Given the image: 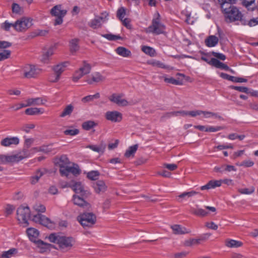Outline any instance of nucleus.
I'll return each instance as SVG.
<instances>
[{"instance_id": "b1692460", "label": "nucleus", "mask_w": 258, "mask_h": 258, "mask_svg": "<svg viewBox=\"0 0 258 258\" xmlns=\"http://www.w3.org/2000/svg\"><path fill=\"white\" fill-rule=\"evenodd\" d=\"M105 77L98 72H95L91 74L90 78L86 80V82L89 84H92L94 83H99L105 80Z\"/></svg>"}, {"instance_id": "7ed1b4c3", "label": "nucleus", "mask_w": 258, "mask_h": 258, "mask_svg": "<svg viewBox=\"0 0 258 258\" xmlns=\"http://www.w3.org/2000/svg\"><path fill=\"white\" fill-rule=\"evenodd\" d=\"M171 114L174 116H186L189 115L191 117H196L197 116H201L204 118H216L217 117V114L210 111H205L201 110H194L189 111H179L176 112H171Z\"/></svg>"}, {"instance_id": "680f3d73", "label": "nucleus", "mask_w": 258, "mask_h": 258, "mask_svg": "<svg viewBox=\"0 0 258 258\" xmlns=\"http://www.w3.org/2000/svg\"><path fill=\"white\" fill-rule=\"evenodd\" d=\"M42 173L40 171H38L36 175L34 176H32L31 178V183L33 184L37 183L39 179V178L42 176Z\"/></svg>"}, {"instance_id": "cd10ccee", "label": "nucleus", "mask_w": 258, "mask_h": 258, "mask_svg": "<svg viewBox=\"0 0 258 258\" xmlns=\"http://www.w3.org/2000/svg\"><path fill=\"white\" fill-rule=\"evenodd\" d=\"M64 172L62 176L68 177L70 173L74 175H79L80 173V170L77 165L69 166Z\"/></svg>"}, {"instance_id": "9b49d317", "label": "nucleus", "mask_w": 258, "mask_h": 258, "mask_svg": "<svg viewBox=\"0 0 258 258\" xmlns=\"http://www.w3.org/2000/svg\"><path fill=\"white\" fill-rule=\"evenodd\" d=\"M51 14L56 17L55 20L54 25H60L62 22V18L65 16L67 11L61 9L60 5L54 6L50 11Z\"/></svg>"}, {"instance_id": "58836bf2", "label": "nucleus", "mask_w": 258, "mask_h": 258, "mask_svg": "<svg viewBox=\"0 0 258 258\" xmlns=\"http://www.w3.org/2000/svg\"><path fill=\"white\" fill-rule=\"evenodd\" d=\"M138 148L137 145H135L130 147L126 151L124 156L126 158L132 157L134 156L135 153L136 152Z\"/></svg>"}, {"instance_id": "f03ea898", "label": "nucleus", "mask_w": 258, "mask_h": 258, "mask_svg": "<svg viewBox=\"0 0 258 258\" xmlns=\"http://www.w3.org/2000/svg\"><path fill=\"white\" fill-rule=\"evenodd\" d=\"M50 242L56 244L58 249L66 252L70 250L74 245L75 240L74 238L65 236L56 233H52L48 236Z\"/></svg>"}, {"instance_id": "4be33fe9", "label": "nucleus", "mask_w": 258, "mask_h": 258, "mask_svg": "<svg viewBox=\"0 0 258 258\" xmlns=\"http://www.w3.org/2000/svg\"><path fill=\"white\" fill-rule=\"evenodd\" d=\"M27 235L30 241L34 243L39 239L38 238L39 236V231L35 228L30 227L27 229Z\"/></svg>"}, {"instance_id": "6ab92c4d", "label": "nucleus", "mask_w": 258, "mask_h": 258, "mask_svg": "<svg viewBox=\"0 0 258 258\" xmlns=\"http://www.w3.org/2000/svg\"><path fill=\"white\" fill-rule=\"evenodd\" d=\"M69 62L65 61L57 64L53 68V70L55 73V79L51 80L52 81H57L60 78L61 73L64 72L69 66Z\"/></svg>"}, {"instance_id": "79ce46f5", "label": "nucleus", "mask_w": 258, "mask_h": 258, "mask_svg": "<svg viewBox=\"0 0 258 258\" xmlns=\"http://www.w3.org/2000/svg\"><path fill=\"white\" fill-rule=\"evenodd\" d=\"M74 109V106L72 104L67 105L63 109L61 113L60 114V116L64 117L66 116L70 115L72 113Z\"/></svg>"}, {"instance_id": "a878e982", "label": "nucleus", "mask_w": 258, "mask_h": 258, "mask_svg": "<svg viewBox=\"0 0 258 258\" xmlns=\"http://www.w3.org/2000/svg\"><path fill=\"white\" fill-rule=\"evenodd\" d=\"M222 185V181L220 180H211L209 181L206 185L200 187L202 190H209L214 189L217 187H220Z\"/></svg>"}, {"instance_id": "69168bd1", "label": "nucleus", "mask_w": 258, "mask_h": 258, "mask_svg": "<svg viewBox=\"0 0 258 258\" xmlns=\"http://www.w3.org/2000/svg\"><path fill=\"white\" fill-rule=\"evenodd\" d=\"M163 167L170 171H174L177 168V165L175 164L164 163Z\"/></svg>"}, {"instance_id": "5701e85b", "label": "nucleus", "mask_w": 258, "mask_h": 258, "mask_svg": "<svg viewBox=\"0 0 258 258\" xmlns=\"http://www.w3.org/2000/svg\"><path fill=\"white\" fill-rule=\"evenodd\" d=\"M38 250L40 253H47L50 251L51 245L43 242L41 240H38L35 243Z\"/></svg>"}, {"instance_id": "864d4df0", "label": "nucleus", "mask_w": 258, "mask_h": 258, "mask_svg": "<svg viewBox=\"0 0 258 258\" xmlns=\"http://www.w3.org/2000/svg\"><path fill=\"white\" fill-rule=\"evenodd\" d=\"M16 252L17 250L16 249H10L8 251H4L2 255V257L4 258H9L16 253Z\"/></svg>"}, {"instance_id": "20e7f679", "label": "nucleus", "mask_w": 258, "mask_h": 258, "mask_svg": "<svg viewBox=\"0 0 258 258\" xmlns=\"http://www.w3.org/2000/svg\"><path fill=\"white\" fill-rule=\"evenodd\" d=\"M24 150L22 152L17 154L0 155V164H6L19 162L25 158H28L29 155Z\"/></svg>"}, {"instance_id": "e2e57ef3", "label": "nucleus", "mask_w": 258, "mask_h": 258, "mask_svg": "<svg viewBox=\"0 0 258 258\" xmlns=\"http://www.w3.org/2000/svg\"><path fill=\"white\" fill-rule=\"evenodd\" d=\"M222 168H223L224 171L231 172L236 171V168L234 166L231 165L223 164L222 165Z\"/></svg>"}, {"instance_id": "a19ab883", "label": "nucleus", "mask_w": 258, "mask_h": 258, "mask_svg": "<svg viewBox=\"0 0 258 258\" xmlns=\"http://www.w3.org/2000/svg\"><path fill=\"white\" fill-rule=\"evenodd\" d=\"M142 50L146 54L150 55V56H155L156 55L155 50L150 46H143L142 47Z\"/></svg>"}, {"instance_id": "ea45409f", "label": "nucleus", "mask_w": 258, "mask_h": 258, "mask_svg": "<svg viewBox=\"0 0 258 258\" xmlns=\"http://www.w3.org/2000/svg\"><path fill=\"white\" fill-rule=\"evenodd\" d=\"M162 78L164 81L167 83L174 85H181L182 83V81L181 80H176L172 77H168L167 76H163Z\"/></svg>"}, {"instance_id": "603ef678", "label": "nucleus", "mask_w": 258, "mask_h": 258, "mask_svg": "<svg viewBox=\"0 0 258 258\" xmlns=\"http://www.w3.org/2000/svg\"><path fill=\"white\" fill-rule=\"evenodd\" d=\"M102 24L101 22H100L96 17L92 20L89 24L90 26L93 29H97L100 27Z\"/></svg>"}, {"instance_id": "1a4fd4ad", "label": "nucleus", "mask_w": 258, "mask_h": 258, "mask_svg": "<svg viewBox=\"0 0 258 258\" xmlns=\"http://www.w3.org/2000/svg\"><path fill=\"white\" fill-rule=\"evenodd\" d=\"M31 219L33 222L41 224L49 229H53L55 227V223L53 221L41 214L38 213L33 215Z\"/></svg>"}, {"instance_id": "5fc2aeb1", "label": "nucleus", "mask_w": 258, "mask_h": 258, "mask_svg": "<svg viewBox=\"0 0 258 258\" xmlns=\"http://www.w3.org/2000/svg\"><path fill=\"white\" fill-rule=\"evenodd\" d=\"M99 176V173L96 170H93L87 173V177L91 180H96Z\"/></svg>"}, {"instance_id": "ddd939ff", "label": "nucleus", "mask_w": 258, "mask_h": 258, "mask_svg": "<svg viewBox=\"0 0 258 258\" xmlns=\"http://www.w3.org/2000/svg\"><path fill=\"white\" fill-rule=\"evenodd\" d=\"M88 197L82 196L80 195H74L72 197V201L74 205L83 208L89 209L91 207L90 203L86 200Z\"/></svg>"}, {"instance_id": "2eb2a0df", "label": "nucleus", "mask_w": 258, "mask_h": 258, "mask_svg": "<svg viewBox=\"0 0 258 258\" xmlns=\"http://www.w3.org/2000/svg\"><path fill=\"white\" fill-rule=\"evenodd\" d=\"M109 100L119 106H126L131 103L122 94H113L109 97Z\"/></svg>"}, {"instance_id": "37998d69", "label": "nucleus", "mask_w": 258, "mask_h": 258, "mask_svg": "<svg viewBox=\"0 0 258 258\" xmlns=\"http://www.w3.org/2000/svg\"><path fill=\"white\" fill-rule=\"evenodd\" d=\"M191 212L197 216L202 217L206 216L209 214V212L200 208H197L196 209L192 208L191 209Z\"/></svg>"}, {"instance_id": "39448f33", "label": "nucleus", "mask_w": 258, "mask_h": 258, "mask_svg": "<svg viewBox=\"0 0 258 258\" xmlns=\"http://www.w3.org/2000/svg\"><path fill=\"white\" fill-rule=\"evenodd\" d=\"M160 15L157 12L155 14L152 25L146 29L147 33L160 34L164 33L165 27L160 22Z\"/></svg>"}, {"instance_id": "8fccbe9b", "label": "nucleus", "mask_w": 258, "mask_h": 258, "mask_svg": "<svg viewBox=\"0 0 258 258\" xmlns=\"http://www.w3.org/2000/svg\"><path fill=\"white\" fill-rule=\"evenodd\" d=\"M236 165L239 166L243 167L245 168L252 167L254 165V162L251 160H244L240 163H236Z\"/></svg>"}, {"instance_id": "c85d7f7f", "label": "nucleus", "mask_w": 258, "mask_h": 258, "mask_svg": "<svg viewBox=\"0 0 258 258\" xmlns=\"http://www.w3.org/2000/svg\"><path fill=\"white\" fill-rule=\"evenodd\" d=\"M219 42V38L215 35L208 36L205 41L206 45L209 47H215Z\"/></svg>"}, {"instance_id": "f3484780", "label": "nucleus", "mask_w": 258, "mask_h": 258, "mask_svg": "<svg viewBox=\"0 0 258 258\" xmlns=\"http://www.w3.org/2000/svg\"><path fill=\"white\" fill-rule=\"evenodd\" d=\"M69 159L66 156H62L55 159L54 163L59 168V172L61 175L65 173L64 171H66V169L69 166Z\"/></svg>"}, {"instance_id": "f257e3e1", "label": "nucleus", "mask_w": 258, "mask_h": 258, "mask_svg": "<svg viewBox=\"0 0 258 258\" xmlns=\"http://www.w3.org/2000/svg\"><path fill=\"white\" fill-rule=\"evenodd\" d=\"M221 9L225 14L227 22H232L236 21H242V14L239 10L231 4L232 0H218Z\"/></svg>"}, {"instance_id": "774afa93", "label": "nucleus", "mask_w": 258, "mask_h": 258, "mask_svg": "<svg viewBox=\"0 0 258 258\" xmlns=\"http://www.w3.org/2000/svg\"><path fill=\"white\" fill-rule=\"evenodd\" d=\"M1 27L6 31H9L11 27L14 28V23H11L8 21H6L2 24Z\"/></svg>"}, {"instance_id": "aec40b11", "label": "nucleus", "mask_w": 258, "mask_h": 258, "mask_svg": "<svg viewBox=\"0 0 258 258\" xmlns=\"http://www.w3.org/2000/svg\"><path fill=\"white\" fill-rule=\"evenodd\" d=\"M26 154L29 155V157L32 156L35 153L41 152L43 153H48L51 151V149L49 146H42L33 148L29 150H25Z\"/></svg>"}, {"instance_id": "e433bc0d", "label": "nucleus", "mask_w": 258, "mask_h": 258, "mask_svg": "<svg viewBox=\"0 0 258 258\" xmlns=\"http://www.w3.org/2000/svg\"><path fill=\"white\" fill-rule=\"evenodd\" d=\"M171 228L176 234H182L188 232V231L184 227H181L179 225H174L171 226Z\"/></svg>"}, {"instance_id": "bf43d9fd", "label": "nucleus", "mask_w": 258, "mask_h": 258, "mask_svg": "<svg viewBox=\"0 0 258 258\" xmlns=\"http://www.w3.org/2000/svg\"><path fill=\"white\" fill-rule=\"evenodd\" d=\"M238 191L242 194L245 195H250L252 194L254 191V188L253 187H251L250 188H244L239 189Z\"/></svg>"}, {"instance_id": "4c0bfd02", "label": "nucleus", "mask_w": 258, "mask_h": 258, "mask_svg": "<svg viewBox=\"0 0 258 258\" xmlns=\"http://www.w3.org/2000/svg\"><path fill=\"white\" fill-rule=\"evenodd\" d=\"M198 194V192L194 190H191L187 192H184L178 196V200L179 202H181L182 200L189 198L195 196Z\"/></svg>"}, {"instance_id": "13d9d810", "label": "nucleus", "mask_w": 258, "mask_h": 258, "mask_svg": "<svg viewBox=\"0 0 258 258\" xmlns=\"http://www.w3.org/2000/svg\"><path fill=\"white\" fill-rule=\"evenodd\" d=\"M79 131L77 128H69L64 131L66 135L75 136L79 134Z\"/></svg>"}, {"instance_id": "09e8293b", "label": "nucleus", "mask_w": 258, "mask_h": 258, "mask_svg": "<svg viewBox=\"0 0 258 258\" xmlns=\"http://www.w3.org/2000/svg\"><path fill=\"white\" fill-rule=\"evenodd\" d=\"M100 97V94L99 93H97L94 95H88L83 97L82 99V101L83 103H87L90 101H93L94 99H98Z\"/></svg>"}, {"instance_id": "412c9836", "label": "nucleus", "mask_w": 258, "mask_h": 258, "mask_svg": "<svg viewBox=\"0 0 258 258\" xmlns=\"http://www.w3.org/2000/svg\"><path fill=\"white\" fill-rule=\"evenodd\" d=\"M20 140L17 137H8L1 141V144L4 147H10L12 145H17L19 144Z\"/></svg>"}, {"instance_id": "9d476101", "label": "nucleus", "mask_w": 258, "mask_h": 258, "mask_svg": "<svg viewBox=\"0 0 258 258\" xmlns=\"http://www.w3.org/2000/svg\"><path fill=\"white\" fill-rule=\"evenodd\" d=\"M77 220L83 227H90L96 222V217L92 213H85L80 215Z\"/></svg>"}, {"instance_id": "423d86ee", "label": "nucleus", "mask_w": 258, "mask_h": 258, "mask_svg": "<svg viewBox=\"0 0 258 258\" xmlns=\"http://www.w3.org/2000/svg\"><path fill=\"white\" fill-rule=\"evenodd\" d=\"M30 216V210L28 207L20 206L17 210V219L20 224L23 227L28 225Z\"/></svg>"}, {"instance_id": "338daca9", "label": "nucleus", "mask_w": 258, "mask_h": 258, "mask_svg": "<svg viewBox=\"0 0 258 258\" xmlns=\"http://www.w3.org/2000/svg\"><path fill=\"white\" fill-rule=\"evenodd\" d=\"M200 241V239H190L185 242V245L187 246H190L192 245L197 244Z\"/></svg>"}, {"instance_id": "473e14b6", "label": "nucleus", "mask_w": 258, "mask_h": 258, "mask_svg": "<svg viewBox=\"0 0 258 258\" xmlns=\"http://www.w3.org/2000/svg\"><path fill=\"white\" fill-rule=\"evenodd\" d=\"M44 112V109L42 108H29L26 109V114L30 115L41 114Z\"/></svg>"}, {"instance_id": "2f4dec72", "label": "nucleus", "mask_w": 258, "mask_h": 258, "mask_svg": "<svg viewBox=\"0 0 258 258\" xmlns=\"http://www.w3.org/2000/svg\"><path fill=\"white\" fill-rule=\"evenodd\" d=\"M242 243L240 241L227 239L225 241V245L230 248H237L242 246Z\"/></svg>"}, {"instance_id": "6e6d98bb", "label": "nucleus", "mask_w": 258, "mask_h": 258, "mask_svg": "<svg viewBox=\"0 0 258 258\" xmlns=\"http://www.w3.org/2000/svg\"><path fill=\"white\" fill-rule=\"evenodd\" d=\"M242 23L243 25H248L250 27L255 26L258 24V17L251 19L247 22L242 20Z\"/></svg>"}, {"instance_id": "dca6fc26", "label": "nucleus", "mask_w": 258, "mask_h": 258, "mask_svg": "<svg viewBox=\"0 0 258 258\" xmlns=\"http://www.w3.org/2000/svg\"><path fill=\"white\" fill-rule=\"evenodd\" d=\"M70 186L75 192V195H80L85 197H88L90 195L86 187L81 182H75Z\"/></svg>"}, {"instance_id": "f704fd0d", "label": "nucleus", "mask_w": 258, "mask_h": 258, "mask_svg": "<svg viewBox=\"0 0 258 258\" xmlns=\"http://www.w3.org/2000/svg\"><path fill=\"white\" fill-rule=\"evenodd\" d=\"M148 64L151 65L153 67H158L162 69H169L170 67L169 66L165 65L163 62L156 60L152 59L148 62Z\"/></svg>"}, {"instance_id": "393cba45", "label": "nucleus", "mask_w": 258, "mask_h": 258, "mask_svg": "<svg viewBox=\"0 0 258 258\" xmlns=\"http://www.w3.org/2000/svg\"><path fill=\"white\" fill-rule=\"evenodd\" d=\"M46 102V99L39 97L28 98L25 100L27 106L44 105Z\"/></svg>"}, {"instance_id": "4468645a", "label": "nucleus", "mask_w": 258, "mask_h": 258, "mask_svg": "<svg viewBox=\"0 0 258 258\" xmlns=\"http://www.w3.org/2000/svg\"><path fill=\"white\" fill-rule=\"evenodd\" d=\"M91 66L88 63H85L83 67L77 70L72 77V80L74 82H77L84 75L90 73Z\"/></svg>"}, {"instance_id": "a18cd8bd", "label": "nucleus", "mask_w": 258, "mask_h": 258, "mask_svg": "<svg viewBox=\"0 0 258 258\" xmlns=\"http://www.w3.org/2000/svg\"><path fill=\"white\" fill-rule=\"evenodd\" d=\"M33 209L38 213H44L46 211L45 206L41 203H37L33 205Z\"/></svg>"}, {"instance_id": "c03bdc74", "label": "nucleus", "mask_w": 258, "mask_h": 258, "mask_svg": "<svg viewBox=\"0 0 258 258\" xmlns=\"http://www.w3.org/2000/svg\"><path fill=\"white\" fill-rule=\"evenodd\" d=\"M70 48L72 52H75L79 49L78 39H73L70 41Z\"/></svg>"}, {"instance_id": "7c9ffc66", "label": "nucleus", "mask_w": 258, "mask_h": 258, "mask_svg": "<svg viewBox=\"0 0 258 258\" xmlns=\"http://www.w3.org/2000/svg\"><path fill=\"white\" fill-rule=\"evenodd\" d=\"M210 64L212 65L216 68H220L225 70H228L229 67L224 63L220 62L216 58H212L210 59Z\"/></svg>"}, {"instance_id": "6e6552de", "label": "nucleus", "mask_w": 258, "mask_h": 258, "mask_svg": "<svg viewBox=\"0 0 258 258\" xmlns=\"http://www.w3.org/2000/svg\"><path fill=\"white\" fill-rule=\"evenodd\" d=\"M57 46L58 44L57 43H54L44 47L40 56V61L43 63H48L50 60L51 57L55 53L57 48Z\"/></svg>"}, {"instance_id": "72a5a7b5", "label": "nucleus", "mask_w": 258, "mask_h": 258, "mask_svg": "<svg viewBox=\"0 0 258 258\" xmlns=\"http://www.w3.org/2000/svg\"><path fill=\"white\" fill-rule=\"evenodd\" d=\"M11 8L12 13L15 15H21L24 13L23 8L18 3H13Z\"/></svg>"}, {"instance_id": "3c124183", "label": "nucleus", "mask_w": 258, "mask_h": 258, "mask_svg": "<svg viewBox=\"0 0 258 258\" xmlns=\"http://www.w3.org/2000/svg\"><path fill=\"white\" fill-rule=\"evenodd\" d=\"M126 9L121 7L119 8L117 11V17L120 20H123V19L124 18L125 16L126 15Z\"/></svg>"}, {"instance_id": "0e129e2a", "label": "nucleus", "mask_w": 258, "mask_h": 258, "mask_svg": "<svg viewBox=\"0 0 258 258\" xmlns=\"http://www.w3.org/2000/svg\"><path fill=\"white\" fill-rule=\"evenodd\" d=\"M15 210V207L11 205H7L5 208V213L7 216L12 214Z\"/></svg>"}, {"instance_id": "c9c22d12", "label": "nucleus", "mask_w": 258, "mask_h": 258, "mask_svg": "<svg viewBox=\"0 0 258 258\" xmlns=\"http://www.w3.org/2000/svg\"><path fill=\"white\" fill-rule=\"evenodd\" d=\"M85 148H89L91 150L98 153L103 154L105 151V146L104 145H90L87 146Z\"/></svg>"}, {"instance_id": "052dcab7", "label": "nucleus", "mask_w": 258, "mask_h": 258, "mask_svg": "<svg viewBox=\"0 0 258 258\" xmlns=\"http://www.w3.org/2000/svg\"><path fill=\"white\" fill-rule=\"evenodd\" d=\"M34 127L35 125L33 124H26L22 125L21 127V130L27 133H29Z\"/></svg>"}, {"instance_id": "4d7b16f0", "label": "nucleus", "mask_w": 258, "mask_h": 258, "mask_svg": "<svg viewBox=\"0 0 258 258\" xmlns=\"http://www.w3.org/2000/svg\"><path fill=\"white\" fill-rule=\"evenodd\" d=\"M102 36L109 40H115L121 39V37L119 35H113L110 33L102 35Z\"/></svg>"}, {"instance_id": "0eeeda50", "label": "nucleus", "mask_w": 258, "mask_h": 258, "mask_svg": "<svg viewBox=\"0 0 258 258\" xmlns=\"http://www.w3.org/2000/svg\"><path fill=\"white\" fill-rule=\"evenodd\" d=\"M33 25V19L22 17L14 23V29L17 32H25Z\"/></svg>"}, {"instance_id": "49530a36", "label": "nucleus", "mask_w": 258, "mask_h": 258, "mask_svg": "<svg viewBox=\"0 0 258 258\" xmlns=\"http://www.w3.org/2000/svg\"><path fill=\"white\" fill-rule=\"evenodd\" d=\"M11 54V51L7 49L0 50V61H3L9 58Z\"/></svg>"}, {"instance_id": "bb28decb", "label": "nucleus", "mask_w": 258, "mask_h": 258, "mask_svg": "<svg viewBox=\"0 0 258 258\" xmlns=\"http://www.w3.org/2000/svg\"><path fill=\"white\" fill-rule=\"evenodd\" d=\"M93 188L97 194L104 192L107 189V186L102 180H98L93 184Z\"/></svg>"}, {"instance_id": "de8ad7c7", "label": "nucleus", "mask_w": 258, "mask_h": 258, "mask_svg": "<svg viewBox=\"0 0 258 258\" xmlns=\"http://www.w3.org/2000/svg\"><path fill=\"white\" fill-rule=\"evenodd\" d=\"M97 125V123L92 120H88L82 124V127L87 131L90 130Z\"/></svg>"}, {"instance_id": "f8f14e48", "label": "nucleus", "mask_w": 258, "mask_h": 258, "mask_svg": "<svg viewBox=\"0 0 258 258\" xmlns=\"http://www.w3.org/2000/svg\"><path fill=\"white\" fill-rule=\"evenodd\" d=\"M23 71L24 77L30 79L36 77L41 73L42 70L34 66L27 64L24 67Z\"/></svg>"}, {"instance_id": "a211bd4d", "label": "nucleus", "mask_w": 258, "mask_h": 258, "mask_svg": "<svg viewBox=\"0 0 258 258\" xmlns=\"http://www.w3.org/2000/svg\"><path fill=\"white\" fill-rule=\"evenodd\" d=\"M105 116L107 120L114 122H120L122 118V114L117 111H107Z\"/></svg>"}, {"instance_id": "c756f323", "label": "nucleus", "mask_w": 258, "mask_h": 258, "mask_svg": "<svg viewBox=\"0 0 258 258\" xmlns=\"http://www.w3.org/2000/svg\"><path fill=\"white\" fill-rule=\"evenodd\" d=\"M115 52L119 55L124 57H128L131 55V51L122 46H120L116 48Z\"/></svg>"}]
</instances>
